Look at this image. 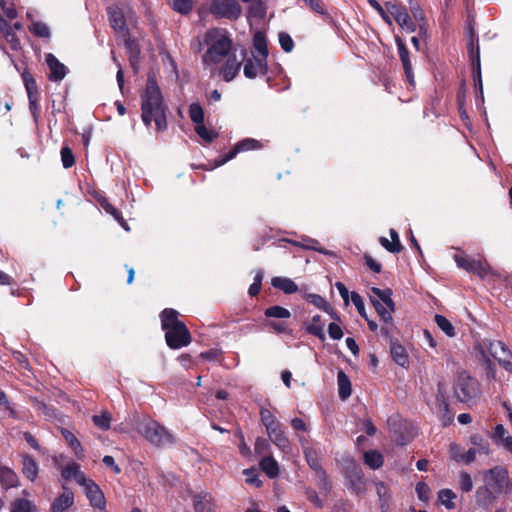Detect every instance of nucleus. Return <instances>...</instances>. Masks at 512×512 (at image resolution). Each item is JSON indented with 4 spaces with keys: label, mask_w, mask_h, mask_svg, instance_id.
<instances>
[{
    "label": "nucleus",
    "mask_w": 512,
    "mask_h": 512,
    "mask_svg": "<svg viewBox=\"0 0 512 512\" xmlns=\"http://www.w3.org/2000/svg\"><path fill=\"white\" fill-rule=\"evenodd\" d=\"M390 237L391 242H388V239L385 237H381L379 239L380 244L391 253H399L402 251L403 246L400 242L399 235L396 230L390 229Z\"/></svg>",
    "instance_id": "nucleus-37"
},
{
    "label": "nucleus",
    "mask_w": 512,
    "mask_h": 512,
    "mask_svg": "<svg viewBox=\"0 0 512 512\" xmlns=\"http://www.w3.org/2000/svg\"><path fill=\"white\" fill-rule=\"evenodd\" d=\"M371 292L377 296L379 301L384 304L387 308L392 311H395L396 305L392 299L393 291L390 288L380 289L378 287H372Z\"/></svg>",
    "instance_id": "nucleus-38"
},
{
    "label": "nucleus",
    "mask_w": 512,
    "mask_h": 512,
    "mask_svg": "<svg viewBox=\"0 0 512 512\" xmlns=\"http://www.w3.org/2000/svg\"><path fill=\"white\" fill-rule=\"evenodd\" d=\"M100 205L108 214L112 215L114 219L117 220L125 229H128L126 227V222L122 217V213L117 208H115L111 203H109L107 199L103 198L100 201Z\"/></svg>",
    "instance_id": "nucleus-50"
},
{
    "label": "nucleus",
    "mask_w": 512,
    "mask_h": 512,
    "mask_svg": "<svg viewBox=\"0 0 512 512\" xmlns=\"http://www.w3.org/2000/svg\"><path fill=\"white\" fill-rule=\"evenodd\" d=\"M61 434L69 447L74 451L76 457L80 460L83 459L85 457L84 449L77 437L71 431L65 428L61 430Z\"/></svg>",
    "instance_id": "nucleus-33"
},
{
    "label": "nucleus",
    "mask_w": 512,
    "mask_h": 512,
    "mask_svg": "<svg viewBox=\"0 0 512 512\" xmlns=\"http://www.w3.org/2000/svg\"><path fill=\"white\" fill-rule=\"evenodd\" d=\"M30 31L32 34H34L37 37L41 38H49L50 37V29L49 27L43 23V22H34L31 27Z\"/></svg>",
    "instance_id": "nucleus-57"
},
{
    "label": "nucleus",
    "mask_w": 512,
    "mask_h": 512,
    "mask_svg": "<svg viewBox=\"0 0 512 512\" xmlns=\"http://www.w3.org/2000/svg\"><path fill=\"white\" fill-rule=\"evenodd\" d=\"M140 99L141 119L144 125L150 127L154 121L157 132L165 131L167 129V106L164 103L155 72H148L145 89L140 94Z\"/></svg>",
    "instance_id": "nucleus-1"
},
{
    "label": "nucleus",
    "mask_w": 512,
    "mask_h": 512,
    "mask_svg": "<svg viewBox=\"0 0 512 512\" xmlns=\"http://www.w3.org/2000/svg\"><path fill=\"white\" fill-rule=\"evenodd\" d=\"M0 406H2L9 414L12 419H19L18 412L15 410L13 405L8 399L6 393L0 389Z\"/></svg>",
    "instance_id": "nucleus-56"
},
{
    "label": "nucleus",
    "mask_w": 512,
    "mask_h": 512,
    "mask_svg": "<svg viewBox=\"0 0 512 512\" xmlns=\"http://www.w3.org/2000/svg\"><path fill=\"white\" fill-rule=\"evenodd\" d=\"M305 495H306V498L308 499V501L311 502L315 507H317V508L324 507L323 500L319 497L316 490L313 489L312 487H307L305 489Z\"/></svg>",
    "instance_id": "nucleus-64"
},
{
    "label": "nucleus",
    "mask_w": 512,
    "mask_h": 512,
    "mask_svg": "<svg viewBox=\"0 0 512 512\" xmlns=\"http://www.w3.org/2000/svg\"><path fill=\"white\" fill-rule=\"evenodd\" d=\"M264 315L267 318H277V319H288L291 317V313L287 308H284L279 305H274L266 308L264 310Z\"/></svg>",
    "instance_id": "nucleus-47"
},
{
    "label": "nucleus",
    "mask_w": 512,
    "mask_h": 512,
    "mask_svg": "<svg viewBox=\"0 0 512 512\" xmlns=\"http://www.w3.org/2000/svg\"><path fill=\"white\" fill-rule=\"evenodd\" d=\"M453 394L458 402L470 407L481 395L480 383L468 371H458L453 381Z\"/></svg>",
    "instance_id": "nucleus-4"
},
{
    "label": "nucleus",
    "mask_w": 512,
    "mask_h": 512,
    "mask_svg": "<svg viewBox=\"0 0 512 512\" xmlns=\"http://www.w3.org/2000/svg\"><path fill=\"white\" fill-rule=\"evenodd\" d=\"M161 328L165 331V341L169 348L180 349L188 346L191 333L186 324L179 320V312L172 308H165L160 313Z\"/></svg>",
    "instance_id": "nucleus-2"
},
{
    "label": "nucleus",
    "mask_w": 512,
    "mask_h": 512,
    "mask_svg": "<svg viewBox=\"0 0 512 512\" xmlns=\"http://www.w3.org/2000/svg\"><path fill=\"white\" fill-rule=\"evenodd\" d=\"M260 467L269 478H275L279 474V465L272 455L263 456Z\"/></svg>",
    "instance_id": "nucleus-39"
},
{
    "label": "nucleus",
    "mask_w": 512,
    "mask_h": 512,
    "mask_svg": "<svg viewBox=\"0 0 512 512\" xmlns=\"http://www.w3.org/2000/svg\"><path fill=\"white\" fill-rule=\"evenodd\" d=\"M204 44L208 46L207 51L202 56V62L208 66L210 64L220 63L232 49L233 41L229 37L226 29L211 28L204 34Z\"/></svg>",
    "instance_id": "nucleus-3"
},
{
    "label": "nucleus",
    "mask_w": 512,
    "mask_h": 512,
    "mask_svg": "<svg viewBox=\"0 0 512 512\" xmlns=\"http://www.w3.org/2000/svg\"><path fill=\"white\" fill-rule=\"evenodd\" d=\"M303 453H304L305 460H306L308 466L315 473L324 469L320 462L319 453L314 447H310V446L304 447Z\"/></svg>",
    "instance_id": "nucleus-36"
},
{
    "label": "nucleus",
    "mask_w": 512,
    "mask_h": 512,
    "mask_svg": "<svg viewBox=\"0 0 512 512\" xmlns=\"http://www.w3.org/2000/svg\"><path fill=\"white\" fill-rule=\"evenodd\" d=\"M262 148V144L260 141L253 138H245L237 142L233 148L226 154L218 156L214 160L213 168L220 167L232 160L238 153L246 152L250 150H257Z\"/></svg>",
    "instance_id": "nucleus-11"
},
{
    "label": "nucleus",
    "mask_w": 512,
    "mask_h": 512,
    "mask_svg": "<svg viewBox=\"0 0 512 512\" xmlns=\"http://www.w3.org/2000/svg\"><path fill=\"white\" fill-rule=\"evenodd\" d=\"M450 448H451V451L453 452V458L458 462L470 464L471 462H473L475 460V457H476V449L475 448H470L467 452L460 453V454L456 453V451H455L458 449V446L456 444H451Z\"/></svg>",
    "instance_id": "nucleus-48"
},
{
    "label": "nucleus",
    "mask_w": 512,
    "mask_h": 512,
    "mask_svg": "<svg viewBox=\"0 0 512 512\" xmlns=\"http://www.w3.org/2000/svg\"><path fill=\"white\" fill-rule=\"evenodd\" d=\"M395 43L398 49V55L402 63L405 77L411 85H414V73L408 48L399 36H395Z\"/></svg>",
    "instance_id": "nucleus-17"
},
{
    "label": "nucleus",
    "mask_w": 512,
    "mask_h": 512,
    "mask_svg": "<svg viewBox=\"0 0 512 512\" xmlns=\"http://www.w3.org/2000/svg\"><path fill=\"white\" fill-rule=\"evenodd\" d=\"M81 486L85 488V494L89 499L90 505L95 509L104 510L106 500L100 487L91 479H86V483H82Z\"/></svg>",
    "instance_id": "nucleus-16"
},
{
    "label": "nucleus",
    "mask_w": 512,
    "mask_h": 512,
    "mask_svg": "<svg viewBox=\"0 0 512 512\" xmlns=\"http://www.w3.org/2000/svg\"><path fill=\"white\" fill-rule=\"evenodd\" d=\"M189 117L196 125L204 123V111L199 103H192L189 106Z\"/></svg>",
    "instance_id": "nucleus-51"
},
{
    "label": "nucleus",
    "mask_w": 512,
    "mask_h": 512,
    "mask_svg": "<svg viewBox=\"0 0 512 512\" xmlns=\"http://www.w3.org/2000/svg\"><path fill=\"white\" fill-rule=\"evenodd\" d=\"M364 462L371 469H378L383 465L384 459L382 454L377 450H369L364 453Z\"/></svg>",
    "instance_id": "nucleus-46"
},
{
    "label": "nucleus",
    "mask_w": 512,
    "mask_h": 512,
    "mask_svg": "<svg viewBox=\"0 0 512 512\" xmlns=\"http://www.w3.org/2000/svg\"><path fill=\"white\" fill-rule=\"evenodd\" d=\"M315 474L318 479V488L324 493H329L332 490V482L325 469L320 470Z\"/></svg>",
    "instance_id": "nucleus-53"
},
{
    "label": "nucleus",
    "mask_w": 512,
    "mask_h": 512,
    "mask_svg": "<svg viewBox=\"0 0 512 512\" xmlns=\"http://www.w3.org/2000/svg\"><path fill=\"white\" fill-rule=\"evenodd\" d=\"M242 62L236 60V56L228 57L227 61L221 68V74L226 82L232 81L239 73Z\"/></svg>",
    "instance_id": "nucleus-27"
},
{
    "label": "nucleus",
    "mask_w": 512,
    "mask_h": 512,
    "mask_svg": "<svg viewBox=\"0 0 512 512\" xmlns=\"http://www.w3.org/2000/svg\"><path fill=\"white\" fill-rule=\"evenodd\" d=\"M389 432L393 440L401 446L411 442L417 435L416 427L400 415H392L387 420Z\"/></svg>",
    "instance_id": "nucleus-5"
},
{
    "label": "nucleus",
    "mask_w": 512,
    "mask_h": 512,
    "mask_svg": "<svg viewBox=\"0 0 512 512\" xmlns=\"http://www.w3.org/2000/svg\"><path fill=\"white\" fill-rule=\"evenodd\" d=\"M210 12L216 18L234 21L240 17L242 8L236 0H213L210 5Z\"/></svg>",
    "instance_id": "nucleus-8"
},
{
    "label": "nucleus",
    "mask_w": 512,
    "mask_h": 512,
    "mask_svg": "<svg viewBox=\"0 0 512 512\" xmlns=\"http://www.w3.org/2000/svg\"><path fill=\"white\" fill-rule=\"evenodd\" d=\"M268 72L267 60H261L256 55L247 58L244 62L243 73L248 79H254L257 76H265Z\"/></svg>",
    "instance_id": "nucleus-15"
},
{
    "label": "nucleus",
    "mask_w": 512,
    "mask_h": 512,
    "mask_svg": "<svg viewBox=\"0 0 512 512\" xmlns=\"http://www.w3.org/2000/svg\"><path fill=\"white\" fill-rule=\"evenodd\" d=\"M195 132L199 137L208 143L212 142L218 136L217 132L208 130L204 123L196 125Z\"/></svg>",
    "instance_id": "nucleus-59"
},
{
    "label": "nucleus",
    "mask_w": 512,
    "mask_h": 512,
    "mask_svg": "<svg viewBox=\"0 0 512 512\" xmlns=\"http://www.w3.org/2000/svg\"><path fill=\"white\" fill-rule=\"evenodd\" d=\"M438 498L441 504H443L447 509H454L455 503L453 499L456 498V494L451 489H442L438 493Z\"/></svg>",
    "instance_id": "nucleus-52"
},
{
    "label": "nucleus",
    "mask_w": 512,
    "mask_h": 512,
    "mask_svg": "<svg viewBox=\"0 0 512 512\" xmlns=\"http://www.w3.org/2000/svg\"><path fill=\"white\" fill-rule=\"evenodd\" d=\"M498 495L489 486H480L476 490V503L481 508L489 509L494 504Z\"/></svg>",
    "instance_id": "nucleus-21"
},
{
    "label": "nucleus",
    "mask_w": 512,
    "mask_h": 512,
    "mask_svg": "<svg viewBox=\"0 0 512 512\" xmlns=\"http://www.w3.org/2000/svg\"><path fill=\"white\" fill-rule=\"evenodd\" d=\"M46 63L49 68L48 79L54 82H60L67 73L66 66L61 63L52 53L46 54Z\"/></svg>",
    "instance_id": "nucleus-19"
},
{
    "label": "nucleus",
    "mask_w": 512,
    "mask_h": 512,
    "mask_svg": "<svg viewBox=\"0 0 512 512\" xmlns=\"http://www.w3.org/2000/svg\"><path fill=\"white\" fill-rule=\"evenodd\" d=\"M125 44H126L128 50H129V62H130V65L134 69V71L136 72V70H137V63H138L139 56H140V49H139V47L137 45H133L130 42V40H127Z\"/></svg>",
    "instance_id": "nucleus-58"
},
{
    "label": "nucleus",
    "mask_w": 512,
    "mask_h": 512,
    "mask_svg": "<svg viewBox=\"0 0 512 512\" xmlns=\"http://www.w3.org/2000/svg\"><path fill=\"white\" fill-rule=\"evenodd\" d=\"M169 3L173 10L186 15L193 8V2L191 0H169Z\"/></svg>",
    "instance_id": "nucleus-54"
},
{
    "label": "nucleus",
    "mask_w": 512,
    "mask_h": 512,
    "mask_svg": "<svg viewBox=\"0 0 512 512\" xmlns=\"http://www.w3.org/2000/svg\"><path fill=\"white\" fill-rule=\"evenodd\" d=\"M489 354L507 372L512 373V352L509 347L500 340H483Z\"/></svg>",
    "instance_id": "nucleus-7"
},
{
    "label": "nucleus",
    "mask_w": 512,
    "mask_h": 512,
    "mask_svg": "<svg viewBox=\"0 0 512 512\" xmlns=\"http://www.w3.org/2000/svg\"><path fill=\"white\" fill-rule=\"evenodd\" d=\"M0 484L8 490L19 486V477L10 467L0 464Z\"/></svg>",
    "instance_id": "nucleus-24"
},
{
    "label": "nucleus",
    "mask_w": 512,
    "mask_h": 512,
    "mask_svg": "<svg viewBox=\"0 0 512 512\" xmlns=\"http://www.w3.org/2000/svg\"><path fill=\"white\" fill-rule=\"evenodd\" d=\"M306 301L316 306L317 308L329 313L334 319L340 320L337 313L333 311L330 304L319 294L307 293L304 295Z\"/></svg>",
    "instance_id": "nucleus-30"
},
{
    "label": "nucleus",
    "mask_w": 512,
    "mask_h": 512,
    "mask_svg": "<svg viewBox=\"0 0 512 512\" xmlns=\"http://www.w3.org/2000/svg\"><path fill=\"white\" fill-rule=\"evenodd\" d=\"M338 393L342 400H346L351 396L352 387L349 377L344 371L339 370L337 374Z\"/></svg>",
    "instance_id": "nucleus-35"
},
{
    "label": "nucleus",
    "mask_w": 512,
    "mask_h": 512,
    "mask_svg": "<svg viewBox=\"0 0 512 512\" xmlns=\"http://www.w3.org/2000/svg\"><path fill=\"white\" fill-rule=\"evenodd\" d=\"M434 320L439 327L448 337H454L456 331L452 323L443 315L436 314Z\"/></svg>",
    "instance_id": "nucleus-49"
},
{
    "label": "nucleus",
    "mask_w": 512,
    "mask_h": 512,
    "mask_svg": "<svg viewBox=\"0 0 512 512\" xmlns=\"http://www.w3.org/2000/svg\"><path fill=\"white\" fill-rule=\"evenodd\" d=\"M409 9L414 19L420 23V27H422L421 22H425V13L421 8L420 4L417 1L409 0Z\"/></svg>",
    "instance_id": "nucleus-60"
},
{
    "label": "nucleus",
    "mask_w": 512,
    "mask_h": 512,
    "mask_svg": "<svg viewBox=\"0 0 512 512\" xmlns=\"http://www.w3.org/2000/svg\"><path fill=\"white\" fill-rule=\"evenodd\" d=\"M454 260L459 268L476 274L481 278L486 277L489 273V265L485 260L473 259L463 254H456Z\"/></svg>",
    "instance_id": "nucleus-13"
},
{
    "label": "nucleus",
    "mask_w": 512,
    "mask_h": 512,
    "mask_svg": "<svg viewBox=\"0 0 512 512\" xmlns=\"http://www.w3.org/2000/svg\"><path fill=\"white\" fill-rule=\"evenodd\" d=\"M61 161L64 168L68 169L75 165V157L72 149L68 146H63L60 151Z\"/></svg>",
    "instance_id": "nucleus-55"
},
{
    "label": "nucleus",
    "mask_w": 512,
    "mask_h": 512,
    "mask_svg": "<svg viewBox=\"0 0 512 512\" xmlns=\"http://www.w3.org/2000/svg\"><path fill=\"white\" fill-rule=\"evenodd\" d=\"M436 406L438 418L444 427L449 426L454 420V413L450 408L448 400L445 396L443 384L441 382L437 385Z\"/></svg>",
    "instance_id": "nucleus-14"
},
{
    "label": "nucleus",
    "mask_w": 512,
    "mask_h": 512,
    "mask_svg": "<svg viewBox=\"0 0 512 512\" xmlns=\"http://www.w3.org/2000/svg\"><path fill=\"white\" fill-rule=\"evenodd\" d=\"M370 301L372 305L374 306L378 316L380 319L384 322V324H391L393 321L392 313L394 311L387 308L384 304H382L379 300L370 297Z\"/></svg>",
    "instance_id": "nucleus-45"
},
{
    "label": "nucleus",
    "mask_w": 512,
    "mask_h": 512,
    "mask_svg": "<svg viewBox=\"0 0 512 512\" xmlns=\"http://www.w3.org/2000/svg\"><path fill=\"white\" fill-rule=\"evenodd\" d=\"M243 474L246 476V483L255 487H261L262 481L259 479V473L255 469H244Z\"/></svg>",
    "instance_id": "nucleus-62"
},
{
    "label": "nucleus",
    "mask_w": 512,
    "mask_h": 512,
    "mask_svg": "<svg viewBox=\"0 0 512 512\" xmlns=\"http://www.w3.org/2000/svg\"><path fill=\"white\" fill-rule=\"evenodd\" d=\"M193 507L195 512H215L216 504L209 492H199L193 496Z\"/></svg>",
    "instance_id": "nucleus-20"
},
{
    "label": "nucleus",
    "mask_w": 512,
    "mask_h": 512,
    "mask_svg": "<svg viewBox=\"0 0 512 512\" xmlns=\"http://www.w3.org/2000/svg\"><path fill=\"white\" fill-rule=\"evenodd\" d=\"M61 476L67 481L74 479L79 485L86 483L87 479L85 474L80 470V465L76 462L67 464L62 469Z\"/></svg>",
    "instance_id": "nucleus-26"
},
{
    "label": "nucleus",
    "mask_w": 512,
    "mask_h": 512,
    "mask_svg": "<svg viewBox=\"0 0 512 512\" xmlns=\"http://www.w3.org/2000/svg\"><path fill=\"white\" fill-rule=\"evenodd\" d=\"M347 488L356 494H362L366 490L365 480L360 468L353 465L346 470Z\"/></svg>",
    "instance_id": "nucleus-18"
},
{
    "label": "nucleus",
    "mask_w": 512,
    "mask_h": 512,
    "mask_svg": "<svg viewBox=\"0 0 512 512\" xmlns=\"http://www.w3.org/2000/svg\"><path fill=\"white\" fill-rule=\"evenodd\" d=\"M306 331L320 340L325 339L324 325L320 315L313 316L311 323L306 325Z\"/></svg>",
    "instance_id": "nucleus-43"
},
{
    "label": "nucleus",
    "mask_w": 512,
    "mask_h": 512,
    "mask_svg": "<svg viewBox=\"0 0 512 512\" xmlns=\"http://www.w3.org/2000/svg\"><path fill=\"white\" fill-rule=\"evenodd\" d=\"M140 433L152 444L156 446H165L173 444L174 436L157 421L148 419L139 426Z\"/></svg>",
    "instance_id": "nucleus-6"
},
{
    "label": "nucleus",
    "mask_w": 512,
    "mask_h": 512,
    "mask_svg": "<svg viewBox=\"0 0 512 512\" xmlns=\"http://www.w3.org/2000/svg\"><path fill=\"white\" fill-rule=\"evenodd\" d=\"M253 47L258 52L256 57H259L261 60H267L269 51L267 47V39L263 32L257 31L253 37Z\"/></svg>",
    "instance_id": "nucleus-34"
},
{
    "label": "nucleus",
    "mask_w": 512,
    "mask_h": 512,
    "mask_svg": "<svg viewBox=\"0 0 512 512\" xmlns=\"http://www.w3.org/2000/svg\"><path fill=\"white\" fill-rule=\"evenodd\" d=\"M24 85L28 95L29 110L33 117L34 122L37 124L40 117V106H39V92L36 80L29 73H23L22 75Z\"/></svg>",
    "instance_id": "nucleus-12"
},
{
    "label": "nucleus",
    "mask_w": 512,
    "mask_h": 512,
    "mask_svg": "<svg viewBox=\"0 0 512 512\" xmlns=\"http://www.w3.org/2000/svg\"><path fill=\"white\" fill-rule=\"evenodd\" d=\"M508 470L504 466H495L484 472L485 485L494 490L496 494L503 493L508 484Z\"/></svg>",
    "instance_id": "nucleus-9"
},
{
    "label": "nucleus",
    "mask_w": 512,
    "mask_h": 512,
    "mask_svg": "<svg viewBox=\"0 0 512 512\" xmlns=\"http://www.w3.org/2000/svg\"><path fill=\"white\" fill-rule=\"evenodd\" d=\"M39 467L35 459L29 454L22 455V474L31 482L38 477Z\"/></svg>",
    "instance_id": "nucleus-25"
},
{
    "label": "nucleus",
    "mask_w": 512,
    "mask_h": 512,
    "mask_svg": "<svg viewBox=\"0 0 512 512\" xmlns=\"http://www.w3.org/2000/svg\"><path fill=\"white\" fill-rule=\"evenodd\" d=\"M108 15L110 25L114 29V31L128 34V28L126 25L125 17L120 8H108Z\"/></svg>",
    "instance_id": "nucleus-23"
},
{
    "label": "nucleus",
    "mask_w": 512,
    "mask_h": 512,
    "mask_svg": "<svg viewBox=\"0 0 512 512\" xmlns=\"http://www.w3.org/2000/svg\"><path fill=\"white\" fill-rule=\"evenodd\" d=\"M0 34L4 36L12 50L20 49V41L11 25L6 21V26L0 25Z\"/></svg>",
    "instance_id": "nucleus-44"
},
{
    "label": "nucleus",
    "mask_w": 512,
    "mask_h": 512,
    "mask_svg": "<svg viewBox=\"0 0 512 512\" xmlns=\"http://www.w3.org/2000/svg\"><path fill=\"white\" fill-rule=\"evenodd\" d=\"M385 7L389 16L391 15L403 30L406 32H414L416 30V24L403 4L386 2Z\"/></svg>",
    "instance_id": "nucleus-10"
},
{
    "label": "nucleus",
    "mask_w": 512,
    "mask_h": 512,
    "mask_svg": "<svg viewBox=\"0 0 512 512\" xmlns=\"http://www.w3.org/2000/svg\"><path fill=\"white\" fill-rule=\"evenodd\" d=\"M74 503V495L70 490L64 491L60 496L54 499L50 512H63L70 508Z\"/></svg>",
    "instance_id": "nucleus-28"
},
{
    "label": "nucleus",
    "mask_w": 512,
    "mask_h": 512,
    "mask_svg": "<svg viewBox=\"0 0 512 512\" xmlns=\"http://www.w3.org/2000/svg\"><path fill=\"white\" fill-rule=\"evenodd\" d=\"M390 353L392 359L401 367H407L409 365V357L406 349L398 342L391 340Z\"/></svg>",
    "instance_id": "nucleus-29"
},
{
    "label": "nucleus",
    "mask_w": 512,
    "mask_h": 512,
    "mask_svg": "<svg viewBox=\"0 0 512 512\" xmlns=\"http://www.w3.org/2000/svg\"><path fill=\"white\" fill-rule=\"evenodd\" d=\"M93 423L102 430L110 428L111 416L109 413H102L101 415H94Z\"/></svg>",
    "instance_id": "nucleus-63"
},
{
    "label": "nucleus",
    "mask_w": 512,
    "mask_h": 512,
    "mask_svg": "<svg viewBox=\"0 0 512 512\" xmlns=\"http://www.w3.org/2000/svg\"><path fill=\"white\" fill-rule=\"evenodd\" d=\"M248 15L256 19H264L267 14V5L265 0H252L249 2Z\"/></svg>",
    "instance_id": "nucleus-40"
},
{
    "label": "nucleus",
    "mask_w": 512,
    "mask_h": 512,
    "mask_svg": "<svg viewBox=\"0 0 512 512\" xmlns=\"http://www.w3.org/2000/svg\"><path fill=\"white\" fill-rule=\"evenodd\" d=\"M376 490L380 500V509L382 512H387L391 500L390 489L384 482H378L376 484Z\"/></svg>",
    "instance_id": "nucleus-41"
},
{
    "label": "nucleus",
    "mask_w": 512,
    "mask_h": 512,
    "mask_svg": "<svg viewBox=\"0 0 512 512\" xmlns=\"http://www.w3.org/2000/svg\"><path fill=\"white\" fill-rule=\"evenodd\" d=\"M10 512H38L36 505L25 498H16L10 507Z\"/></svg>",
    "instance_id": "nucleus-42"
},
{
    "label": "nucleus",
    "mask_w": 512,
    "mask_h": 512,
    "mask_svg": "<svg viewBox=\"0 0 512 512\" xmlns=\"http://www.w3.org/2000/svg\"><path fill=\"white\" fill-rule=\"evenodd\" d=\"M269 437V440L274 443L275 446H277L281 451L284 453H287L291 449V443L289 438L287 437L284 427L276 430L275 432H271L267 434Z\"/></svg>",
    "instance_id": "nucleus-31"
},
{
    "label": "nucleus",
    "mask_w": 512,
    "mask_h": 512,
    "mask_svg": "<svg viewBox=\"0 0 512 512\" xmlns=\"http://www.w3.org/2000/svg\"><path fill=\"white\" fill-rule=\"evenodd\" d=\"M270 442L268 439L258 437L255 441V452L258 455H271L270 454Z\"/></svg>",
    "instance_id": "nucleus-61"
},
{
    "label": "nucleus",
    "mask_w": 512,
    "mask_h": 512,
    "mask_svg": "<svg viewBox=\"0 0 512 512\" xmlns=\"http://www.w3.org/2000/svg\"><path fill=\"white\" fill-rule=\"evenodd\" d=\"M271 285L283 291L285 294H293L298 291L297 284L290 278L287 277H273L271 280Z\"/></svg>",
    "instance_id": "nucleus-32"
},
{
    "label": "nucleus",
    "mask_w": 512,
    "mask_h": 512,
    "mask_svg": "<svg viewBox=\"0 0 512 512\" xmlns=\"http://www.w3.org/2000/svg\"><path fill=\"white\" fill-rule=\"evenodd\" d=\"M468 52L471 62L472 76H477L480 78L481 74V61H480V47L478 43V39H476V44L474 43L473 35L471 36L470 42L468 44Z\"/></svg>",
    "instance_id": "nucleus-22"
}]
</instances>
